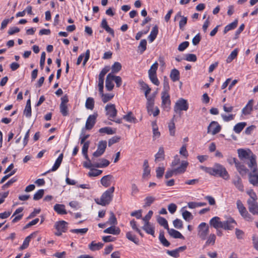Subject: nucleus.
I'll return each mask as SVG.
<instances>
[{
	"mask_svg": "<svg viewBox=\"0 0 258 258\" xmlns=\"http://www.w3.org/2000/svg\"><path fill=\"white\" fill-rule=\"evenodd\" d=\"M114 190V186L110 187L102 194L100 198L95 199V203L102 206L109 205L112 200Z\"/></svg>",
	"mask_w": 258,
	"mask_h": 258,
	"instance_id": "1",
	"label": "nucleus"
},
{
	"mask_svg": "<svg viewBox=\"0 0 258 258\" xmlns=\"http://www.w3.org/2000/svg\"><path fill=\"white\" fill-rule=\"evenodd\" d=\"M238 157L241 160L248 159L249 162L247 163L248 167L251 168L253 165H256V156L248 149L247 150L239 149L238 150Z\"/></svg>",
	"mask_w": 258,
	"mask_h": 258,
	"instance_id": "2",
	"label": "nucleus"
},
{
	"mask_svg": "<svg viewBox=\"0 0 258 258\" xmlns=\"http://www.w3.org/2000/svg\"><path fill=\"white\" fill-rule=\"evenodd\" d=\"M188 165V163L186 161H182L180 165L176 168H174L172 170H168L165 175L166 178H169L173 176L174 173L180 174L184 173Z\"/></svg>",
	"mask_w": 258,
	"mask_h": 258,
	"instance_id": "3",
	"label": "nucleus"
},
{
	"mask_svg": "<svg viewBox=\"0 0 258 258\" xmlns=\"http://www.w3.org/2000/svg\"><path fill=\"white\" fill-rule=\"evenodd\" d=\"M158 68V63L157 61L155 62L151 67L148 71L149 78L151 82L156 86H158L160 85V82L157 77V70Z\"/></svg>",
	"mask_w": 258,
	"mask_h": 258,
	"instance_id": "4",
	"label": "nucleus"
},
{
	"mask_svg": "<svg viewBox=\"0 0 258 258\" xmlns=\"http://www.w3.org/2000/svg\"><path fill=\"white\" fill-rule=\"evenodd\" d=\"M198 236L202 240L206 239L209 233V226L205 222H202L198 227Z\"/></svg>",
	"mask_w": 258,
	"mask_h": 258,
	"instance_id": "5",
	"label": "nucleus"
},
{
	"mask_svg": "<svg viewBox=\"0 0 258 258\" xmlns=\"http://www.w3.org/2000/svg\"><path fill=\"white\" fill-rule=\"evenodd\" d=\"M189 105L187 101L183 98H179L175 103L174 106V111L176 113H180L182 111H187Z\"/></svg>",
	"mask_w": 258,
	"mask_h": 258,
	"instance_id": "6",
	"label": "nucleus"
},
{
	"mask_svg": "<svg viewBox=\"0 0 258 258\" xmlns=\"http://www.w3.org/2000/svg\"><path fill=\"white\" fill-rule=\"evenodd\" d=\"M68 223L63 220L55 222L54 227L56 230V232L54 233V234L56 236H60L62 233L66 232L68 229Z\"/></svg>",
	"mask_w": 258,
	"mask_h": 258,
	"instance_id": "7",
	"label": "nucleus"
},
{
	"mask_svg": "<svg viewBox=\"0 0 258 258\" xmlns=\"http://www.w3.org/2000/svg\"><path fill=\"white\" fill-rule=\"evenodd\" d=\"M236 207L239 214L243 219L248 221H252V218L251 215L248 213L246 208L244 207L241 200H237Z\"/></svg>",
	"mask_w": 258,
	"mask_h": 258,
	"instance_id": "8",
	"label": "nucleus"
},
{
	"mask_svg": "<svg viewBox=\"0 0 258 258\" xmlns=\"http://www.w3.org/2000/svg\"><path fill=\"white\" fill-rule=\"evenodd\" d=\"M215 176H219L225 180H228L230 178L226 168L219 164L215 165Z\"/></svg>",
	"mask_w": 258,
	"mask_h": 258,
	"instance_id": "9",
	"label": "nucleus"
},
{
	"mask_svg": "<svg viewBox=\"0 0 258 258\" xmlns=\"http://www.w3.org/2000/svg\"><path fill=\"white\" fill-rule=\"evenodd\" d=\"M69 98L67 95L61 98V102L59 105L60 112L63 116H67L69 115V108L68 103Z\"/></svg>",
	"mask_w": 258,
	"mask_h": 258,
	"instance_id": "10",
	"label": "nucleus"
},
{
	"mask_svg": "<svg viewBox=\"0 0 258 258\" xmlns=\"http://www.w3.org/2000/svg\"><path fill=\"white\" fill-rule=\"evenodd\" d=\"M252 172L249 174V181L254 186H258V169L256 165L250 168Z\"/></svg>",
	"mask_w": 258,
	"mask_h": 258,
	"instance_id": "11",
	"label": "nucleus"
},
{
	"mask_svg": "<svg viewBox=\"0 0 258 258\" xmlns=\"http://www.w3.org/2000/svg\"><path fill=\"white\" fill-rule=\"evenodd\" d=\"M161 107L166 111L170 109L171 100L169 93H161Z\"/></svg>",
	"mask_w": 258,
	"mask_h": 258,
	"instance_id": "12",
	"label": "nucleus"
},
{
	"mask_svg": "<svg viewBox=\"0 0 258 258\" xmlns=\"http://www.w3.org/2000/svg\"><path fill=\"white\" fill-rule=\"evenodd\" d=\"M221 130V126L217 121H212L207 128V133L212 135L219 133Z\"/></svg>",
	"mask_w": 258,
	"mask_h": 258,
	"instance_id": "13",
	"label": "nucleus"
},
{
	"mask_svg": "<svg viewBox=\"0 0 258 258\" xmlns=\"http://www.w3.org/2000/svg\"><path fill=\"white\" fill-rule=\"evenodd\" d=\"M236 225V221L231 217H229L226 220L222 221V228L226 230H232Z\"/></svg>",
	"mask_w": 258,
	"mask_h": 258,
	"instance_id": "14",
	"label": "nucleus"
},
{
	"mask_svg": "<svg viewBox=\"0 0 258 258\" xmlns=\"http://www.w3.org/2000/svg\"><path fill=\"white\" fill-rule=\"evenodd\" d=\"M107 147L106 141H100L99 142L97 150L93 154L94 157H98L101 156L105 152Z\"/></svg>",
	"mask_w": 258,
	"mask_h": 258,
	"instance_id": "15",
	"label": "nucleus"
},
{
	"mask_svg": "<svg viewBox=\"0 0 258 258\" xmlns=\"http://www.w3.org/2000/svg\"><path fill=\"white\" fill-rule=\"evenodd\" d=\"M105 109L106 111V114L108 115V118L113 120L111 118H114L116 116L117 110L115 108V106L113 104H108L106 107Z\"/></svg>",
	"mask_w": 258,
	"mask_h": 258,
	"instance_id": "16",
	"label": "nucleus"
},
{
	"mask_svg": "<svg viewBox=\"0 0 258 258\" xmlns=\"http://www.w3.org/2000/svg\"><path fill=\"white\" fill-rule=\"evenodd\" d=\"M97 115V113H94L88 116L85 124V127L87 130H90L93 127L96 123Z\"/></svg>",
	"mask_w": 258,
	"mask_h": 258,
	"instance_id": "17",
	"label": "nucleus"
},
{
	"mask_svg": "<svg viewBox=\"0 0 258 258\" xmlns=\"http://www.w3.org/2000/svg\"><path fill=\"white\" fill-rule=\"evenodd\" d=\"M209 224L216 230L222 228V221H221L220 218L218 216H215L211 218L209 221Z\"/></svg>",
	"mask_w": 258,
	"mask_h": 258,
	"instance_id": "18",
	"label": "nucleus"
},
{
	"mask_svg": "<svg viewBox=\"0 0 258 258\" xmlns=\"http://www.w3.org/2000/svg\"><path fill=\"white\" fill-rule=\"evenodd\" d=\"M37 233H38L37 231H35V232L32 233L31 234H30L28 236H27L25 238L22 245L19 247V250H24V249L27 248L29 246V243H30L31 239L35 238L36 236Z\"/></svg>",
	"mask_w": 258,
	"mask_h": 258,
	"instance_id": "19",
	"label": "nucleus"
},
{
	"mask_svg": "<svg viewBox=\"0 0 258 258\" xmlns=\"http://www.w3.org/2000/svg\"><path fill=\"white\" fill-rule=\"evenodd\" d=\"M186 249L185 245L179 247L175 249L169 250H167L166 253L170 256L177 258L179 256L180 252H183Z\"/></svg>",
	"mask_w": 258,
	"mask_h": 258,
	"instance_id": "20",
	"label": "nucleus"
},
{
	"mask_svg": "<svg viewBox=\"0 0 258 258\" xmlns=\"http://www.w3.org/2000/svg\"><path fill=\"white\" fill-rule=\"evenodd\" d=\"M114 84L113 81V74L109 73L106 78L105 88L108 91H111L114 88Z\"/></svg>",
	"mask_w": 258,
	"mask_h": 258,
	"instance_id": "21",
	"label": "nucleus"
},
{
	"mask_svg": "<svg viewBox=\"0 0 258 258\" xmlns=\"http://www.w3.org/2000/svg\"><path fill=\"white\" fill-rule=\"evenodd\" d=\"M90 52V50L87 49L85 52V54L82 53V54H80L77 59V63H76L77 65H79L81 63V61L83 60V57H84V60L83 62V65L84 66H85L87 62L88 61V60L89 59Z\"/></svg>",
	"mask_w": 258,
	"mask_h": 258,
	"instance_id": "22",
	"label": "nucleus"
},
{
	"mask_svg": "<svg viewBox=\"0 0 258 258\" xmlns=\"http://www.w3.org/2000/svg\"><path fill=\"white\" fill-rule=\"evenodd\" d=\"M113 179V176L111 174L105 175L100 180L101 184L105 187H108L111 185Z\"/></svg>",
	"mask_w": 258,
	"mask_h": 258,
	"instance_id": "23",
	"label": "nucleus"
},
{
	"mask_svg": "<svg viewBox=\"0 0 258 258\" xmlns=\"http://www.w3.org/2000/svg\"><path fill=\"white\" fill-rule=\"evenodd\" d=\"M247 204L249 212L253 215L258 214V204L256 201H247Z\"/></svg>",
	"mask_w": 258,
	"mask_h": 258,
	"instance_id": "24",
	"label": "nucleus"
},
{
	"mask_svg": "<svg viewBox=\"0 0 258 258\" xmlns=\"http://www.w3.org/2000/svg\"><path fill=\"white\" fill-rule=\"evenodd\" d=\"M63 155L62 153H61L58 157V158L56 159V160L55 161V163L52 168L48 170L46 173H49L50 172H53L57 170V169L59 167L62 159H63Z\"/></svg>",
	"mask_w": 258,
	"mask_h": 258,
	"instance_id": "25",
	"label": "nucleus"
},
{
	"mask_svg": "<svg viewBox=\"0 0 258 258\" xmlns=\"http://www.w3.org/2000/svg\"><path fill=\"white\" fill-rule=\"evenodd\" d=\"M142 229L148 234H150L155 237V228L154 226L150 223H145L143 226Z\"/></svg>",
	"mask_w": 258,
	"mask_h": 258,
	"instance_id": "26",
	"label": "nucleus"
},
{
	"mask_svg": "<svg viewBox=\"0 0 258 258\" xmlns=\"http://www.w3.org/2000/svg\"><path fill=\"white\" fill-rule=\"evenodd\" d=\"M253 105V100L250 99L248 101L245 106L242 109V113L244 115H248L251 113L252 110Z\"/></svg>",
	"mask_w": 258,
	"mask_h": 258,
	"instance_id": "27",
	"label": "nucleus"
},
{
	"mask_svg": "<svg viewBox=\"0 0 258 258\" xmlns=\"http://www.w3.org/2000/svg\"><path fill=\"white\" fill-rule=\"evenodd\" d=\"M233 184L240 191H244V186L243 185L241 178L237 176L232 180Z\"/></svg>",
	"mask_w": 258,
	"mask_h": 258,
	"instance_id": "28",
	"label": "nucleus"
},
{
	"mask_svg": "<svg viewBox=\"0 0 258 258\" xmlns=\"http://www.w3.org/2000/svg\"><path fill=\"white\" fill-rule=\"evenodd\" d=\"M53 209L58 214L65 215L67 214V212L65 209V206L63 204H55L54 206Z\"/></svg>",
	"mask_w": 258,
	"mask_h": 258,
	"instance_id": "29",
	"label": "nucleus"
},
{
	"mask_svg": "<svg viewBox=\"0 0 258 258\" xmlns=\"http://www.w3.org/2000/svg\"><path fill=\"white\" fill-rule=\"evenodd\" d=\"M104 245L102 242L96 243L95 241H92L88 245V247L91 251H96L101 249Z\"/></svg>",
	"mask_w": 258,
	"mask_h": 258,
	"instance_id": "30",
	"label": "nucleus"
},
{
	"mask_svg": "<svg viewBox=\"0 0 258 258\" xmlns=\"http://www.w3.org/2000/svg\"><path fill=\"white\" fill-rule=\"evenodd\" d=\"M169 234L174 238H180L184 239V236L179 231L174 229H170L169 228L167 229Z\"/></svg>",
	"mask_w": 258,
	"mask_h": 258,
	"instance_id": "31",
	"label": "nucleus"
},
{
	"mask_svg": "<svg viewBox=\"0 0 258 258\" xmlns=\"http://www.w3.org/2000/svg\"><path fill=\"white\" fill-rule=\"evenodd\" d=\"M99 94L101 97L102 101L103 103H105L111 100L114 97V94L112 93H103V90L102 92H99Z\"/></svg>",
	"mask_w": 258,
	"mask_h": 258,
	"instance_id": "32",
	"label": "nucleus"
},
{
	"mask_svg": "<svg viewBox=\"0 0 258 258\" xmlns=\"http://www.w3.org/2000/svg\"><path fill=\"white\" fill-rule=\"evenodd\" d=\"M235 167L239 174L241 175H245L248 171V169L239 161L236 163Z\"/></svg>",
	"mask_w": 258,
	"mask_h": 258,
	"instance_id": "33",
	"label": "nucleus"
},
{
	"mask_svg": "<svg viewBox=\"0 0 258 258\" xmlns=\"http://www.w3.org/2000/svg\"><path fill=\"white\" fill-rule=\"evenodd\" d=\"M103 232L105 233L118 235L120 232V230L119 228H116L114 225H113L105 229Z\"/></svg>",
	"mask_w": 258,
	"mask_h": 258,
	"instance_id": "34",
	"label": "nucleus"
},
{
	"mask_svg": "<svg viewBox=\"0 0 258 258\" xmlns=\"http://www.w3.org/2000/svg\"><path fill=\"white\" fill-rule=\"evenodd\" d=\"M206 239H207L204 245V247H206V246L210 245H214L215 243L216 236L215 234L211 233Z\"/></svg>",
	"mask_w": 258,
	"mask_h": 258,
	"instance_id": "35",
	"label": "nucleus"
},
{
	"mask_svg": "<svg viewBox=\"0 0 258 258\" xmlns=\"http://www.w3.org/2000/svg\"><path fill=\"white\" fill-rule=\"evenodd\" d=\"M170 77L171 80L174 82L178 81L180 78L179 71L176 69H172L170 74Z\"/></svg>",
	"mask_w": 258,
	"mask_h": 258,
	"instance_id": "36",
	"label": "nucleus"
},
{
	"mask_svg": "<svg viewBox=\"0 0 258 258\" xmlns=\"http://www.w3.org/2000/svg\"><path fill=\"white\" fill-rule=\"evenodd\" d=\"M158 33V28L155 25L152 29L148 38L151 42H153L157 37Z\"/></svg>",
	"mask_w": 258,
	"mask_h": 258,
	"instance_id": "37",
	"label": "nucleus"
},
{
	"mask_svg": "<svg viewBox=\"0 0 258 258\" xmlns=\"http://www.w3.org/2000/svg\"><path fill=\"white\" fill-rule=\"evenodd\" d=\"M164 150L163 147H160L158 152L155 155V161H160L164 159Z\"/></svg>",
	"mask_w": 258,
	"mask_h": 258,
	"instance_id": "38",
	"label": "nucleus"
},
{
	"mask_svg": "<svg viewBox=\"0 0 258 258\" xmlns=\"http://www.w3.org/2000/svg\"><path fill=\"white\" fill-rule=\"evenodd\" d=\"M238 24V20L237 19L235 20L233 22L229 24L226 25L224 29L223 33L224 34L227 33L228 31L234 29L237 26Z\"/></svg>",
	"mask_w": 258,
	"mask_h": 258,
	"instance_id": "39",
	"label": "nucleus"
},
{
	"mask_svg": "<svg viewBox=\"0 0 258 258\" xmlns=\"http://www.w3.org/2000/svg\"><path fill=\"white\" fill-rule=\"evenodd\" d=\"M246 125V122H241L236 124L234 127L233 131L236 134H239L245 127Z\"/></svg>",
	"mask_w": 258,
	"mask_h": 258,
	"instance_id": "40",
	"label": "nucleus"
},
{
	"mask_svg": "<svg viewBox=\"0 0 258 258\" xmlns=\"http://www.w3.org/2000/svg\"><path fill=\"white\" fill-rule=\"evenodd\" d=\"M83 146L82 149V153L85 158L86 160H89V157L88 155V150L90 145V141H86L85 143H83Z\"/></svg>",
	"mask_w": 258,
	"mask_h": 258,
	"instance_id": "41",
	"label": "nucleus"
},
{
	"mask_svg": "<svg viewBox=\"0 0 258 258\" xmlns=\"http://www.w3.org/2000/svg\"><path fill=\"white\" fill-rule=\"evenodd\" d=\"M174 116L170 120V122H169L168 125L169 134L171 136H174L175 134V125L174 123Z\"/></svg>",
	"mask_w": 258,
	"mask_h": 258,
	"instance_id": "42",
	"label": "nucleus"
},
{
	"mask_svg": "<svg viewBox=\"0 0 258 258\" xmlns=\"http://www.w3.org/2000/svg\"><path fill=\"white\" fill-rule=\"evenodd\" d=\"M147 99V109L148 113H150V112L152 111L154 108V98L151 97H148Z\"/></svg>",
	"mask_w": 258,
	"mask_h": 258,
	"instance_id": "43",
	"label": "nucleus"
},
{
	"mask_svg": "<svg viewBox=\"0 0 258 258\" xmlns=\"http://www.w3.org/2000/svg\"><path fill=\"white\" fill-rule=\"evenodd\" d=\"M99 132L102 134L113 135L115 133V131L113 130L110 127H104L100 128Z\"/></svg>",
	"mask_w": 258,
	"mask_h": 258,
	"instance_id": "44",
	"label": "nucleus"
},
{
	"mask_svg": "<svg viewBox=\"0 0 258 258\" xmlns=\"http://www.w3.org/2000/svg\"><path fill=\"white\" fill-rule=\"evenodd\" d=\"M123 119L129 122H136L137 119L133 115L132 112H128L127 114L123 115Z\"/></svg>",
	"mask_w": 258,
	"mask_h": 258,
	"instance_id": "45",
	"label": "nucleus"
},
{
	"mask_svg": "<svg viewBox=\"0 0 258 258\" xmlns=\"http://www.w3.org/2000/svg\"><path fill=\"white\" fill-rule=\"evenodd\" d=\"M126 238L135 243L136 244L138 245L139 243V240L137 238L135 235H134L131 232H128L126 233Z\"/></svg>",
	"mask_w": 258,
	"mask_h": 258,
	"instance_id": "46",
	"label": "nucleus"
},
{
	"mask_svg": "<svg viewBox=\"0 0 258 258\" xmlns=\"http://www.w3.org/2000/svg\"><path fill=\"white\" fill-rule=\"evenodd\" d=\"M207 205L205 202H189L188 203V207L190 209H195L197 207L205 206Z\"/></svg>",
	"mask_w": 258,
	"mask_h": 258,
	"instance_id": "47",
	"label": "nucleus"
},
{
	"mask_svg": "<svg viewBox=\"0 0 258 258\" xmlns=\"http://www.w3.org/2000/svg\"><path fill=\"white\" fill-rule=\"evenodd\" d=\"M86 107L90 110H93L94 107V100L92 97H89L87 99L85 103Z\"/></svg>",
	"mask_w": 258,
	"mask_h": 258,
	"instance_id": "48",
	"label": "nucleus"
},
{
	"mask_svg": "<svg viewBox=\"0 0 258 258\" xmlns=\"http://www.w3.org/2000/svg\"><path fill=\"white\" fill-rule=\"evenodd\" d=\"M121 65L120 63L118 62H115L112 66L111 72L110 73H112V74H113V73H117L118 72H119L121 70Z\"/></svg>",
	"mask_w": 258,
	"mask_h": 258,
	"instance_id": "49",
	"label": "nucleus"
},
{
	"mask_svg": "<svg viewBox=\"0 0 258 258\" xmlns=\"http://www.w3.org/2000/svg\"><path fill=\"white\" fill-rule=\"evenodd\" d=\"M163 88L162 93H169L170 86L169 85L168 78L165 76L163 80Z\"/></svg>",
	"mask_w": 258,
	"mask_h": 258,
	"instance_id": "50",
	"label": "nucleus"
},
{
	"mask_svg": "<svg viewBox=\"0 0 258 258\" xmlns=\"http://www.w3.org/2000/svg\"><path fill=\"white\" fill-rule=\"evenodd\" d=\"M147 41L146 39H142L140 41V44L138 46L139 50L140 53H143L147 49Z\"/></svg>",
	"mask_w": 258,
	"mask_h": 258,
	"instance_id": "51",
	"label": "nucleus"
},
{
	"mask_svg": "<svg viewBox=\"0 0 258 258\" xmlns=\"http://www.w3.org/2000/svg\"><path fill=\"white\" fill-rule=\"evenodd\" d=\"M158 223L164 227V228L166 229H168L169 228L168 224L167 221L163 217H159L157 219Z\"/></svg>",
	"mask_w": 258,
	"mask_h": 258,
	"instance_id": "52",
	"label": "nucleus"
},
{
	"mask_svg": "<svg viewBox=\"0 0 258 258\" xmlns=\"http://www.w3.org/2000/svg\"><path fill=\"white\" fill-rule=\"evenodd\" d=\"M18 178L16 176L13 177L2 186V189L3 190L6 189L11 186L13 183L16 182Z\"/></svg>",
	"mask_w": 258,
	"mask_h": 258,
	"instance_id": "53",
	"label": "nucleus"
},
{
	"mask_svg": "<svg viewBox=\"0 0 258 258\" xmlns=\"http://www.w3.org/2000/svg\"><path fill=\"white\" fill-rule=\"evenodd\" d=\"M238 54V51L236 49L233 50L230 55L228 56L226 61L227 63L231 62L234 59H235Z\"/></svg>",
	"mask_w": 258,
	"mask_h": 258,
	"instance_id": "54",
	"label": "nucleus"
},
{
	"mask_svg": "<svg viewBox=\"0 0 258 258\" xmlns=\"http://www.w3.org/2000/svg\"><path fill=\"white\" fill-rule=\"evenodd\" d=\"M159 239L161 243L164 246L168 247L170 245V242L166 239L164 235V234L160 233L159 234Z\"/></svg>",
	"mask_w": 258,
	"mask_h": 258,
	"instance_id": "55",
	"label": "nucleus"
},
{
	"mask_svg": "<svg viewBox=\"0 0 258 258\" xmlns=\"http://www.w3.org/2000/svg\"><path fill=\"white\" fill-rule=\"evenodd\" d=\"M100 161L101 162L99 163H98L96 165V167L99 168L106 167L110 164V162L106 159L102 158L101 159Z\"/></svg>",
	"mask_w": 258,
	"mask_h": 258,
	"instance_id": "56",
	"label": "nucleus"
},
{
	"mask_svg": "<svg viewBox=\"0 0 258 258\" xmlns=\"http://www.w3.org/2000/svg\"><path fill=\"white\" fill-rule=\"evenodd\" d=\"M88 231V228H85L82 229H73L70 230V232L73 233L81 234L84 235L86 234Z\"/></svg>",
	"mask_w": 258,
	"mask_h": 258,
	"instance_id": "57",
	"label": "nucleus"
},
{
	"mask_svg": "<svg viewBox=\"0 0 258 258\" xmlns=\"http://www.w3.org/2000/svg\"><path fill=\"white\" fill-rule=\"evenodd\" d=\"M235 116V114H230L228 115H226L224 114H221V117L223 119V120L225 122H228L231 120H232L234 119Z\"/></svg>",
	"mask_w": 258,
	"mask_h": 258,
	"instance_id": "58",
	"label": "nucleus"
},
{
	"mask_svg": "<svg viewBox=\"0 0 258 258\" xmlns=\"http://www.w3.org/2000/svg\"><path fill=\"white\" fill-rule=\"evenodd\" d=\"M247 195L250 197V199H249L247 201H256L257 200V196L255 192L253 191V189H249L246 191Z\"/></svg>",
	"mask_w": 258,
	"mask_h": 258,
	"instance_id": "59",
	"label": "nucleus"
},
{
	"mask_svg": "<svg viewBox=\"0 0 258 258\" xmlns=\"http://www.w3.org/2000/svg\"><path fill=\"white\" fill-rule=\"evenodd\" d=\"M44 191L43 189H39L33 196V200L35 201L39 200L41 199L43 195Z\"/></svg>",
	"mask_w": 258,
	"mask_h": 258,
	"instance_id": "60",
	"label": "nucleus"
},
{
	"mask_svg": "<svg viewBox=\"0 0 258 258\" xmlns=\"http://www.w3.org/2000/svg\"><path fill=\"white\" fill-rule=\"evenodd\" d=\"M179 154L185 158H186L188 156V153L186 149V145H183L180 148L179 150Z\"/></svg>",
	"mask_w": 258,
	"mask_h": 258,
	"instance_id": "61",
	"label": "nucleus"
},
{
	"mask_svg": "<svg viewBox=\"0 0 258 258\" xmlns=\"http://www.w3.org/2000/svg\"><path fill=\"white\" fill-rule=\"evenodd\" d=\"M201 169L203 170H204L206 172L215 176V167L213 168L212 167H207L203 166H201L200 167Z\"/></svg>",
	"mask_w": 258,
	"mask_h": 258,
	"instance_id": "62",
	"label": "nucleus"
},
{
	"mask_svg": "<svg viewBox=\"0 0 258 258\" xmlns=\"http://www.w3.org/2000/svg\"><path fill=\"white\" fill-rule=\"evenodd\" d=\"M110 67L109 66H105L102 69L99 75V78L104 79L105 75L109 71Z\"/></svg>",
	"mask_w": 258,
	"mask_h": 258,
	"instance_id": "63",
	"label": "nucleus"
},
{
	"mask_svg": "<svg viewBox=\"0 0 258 258\" xmlns=\"http://www.w3.org/2000/svg\"><path fill=\"white\" fill-rule=\"evenodd\" d=\"M174 227L176 228L180 229L183 227L182 221L179 219H176L173 221Z\"/></svg>",
	"mask_w": 258,
	"mask_h": 258,
	"instance_id": "64",
	"label": "nucleus"
}]
</instances>
